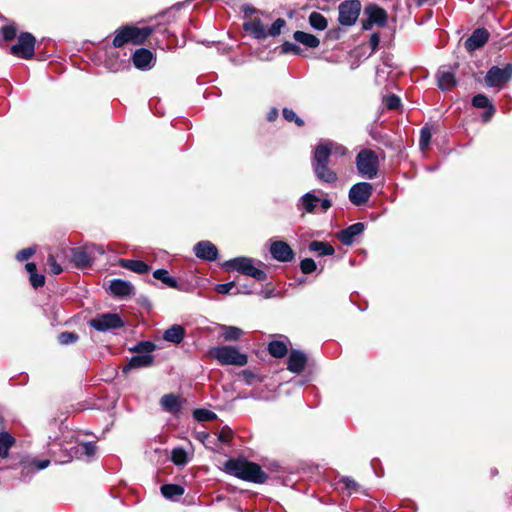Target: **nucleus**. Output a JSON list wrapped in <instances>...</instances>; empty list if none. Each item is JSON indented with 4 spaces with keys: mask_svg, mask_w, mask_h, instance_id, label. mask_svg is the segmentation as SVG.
I'll use <instances>...</instances> for the list:
<instances>
[{
    "mask_svg": "<svg viewBox=\"0 0 512 512\" xmlns=\"http://www.w3.org/2000/svg\"><path fill=\"white\" fill-rule=\"evenodd\" d=\"M333 148H337L333 142L321 141L313 152L311 166L316 178L322 183L334 184L338 180L337 173L328 166Z\"/></svg>",
    "mask_w": 512,
    "mask_h": 512,
    "instance_id": "nucleus-1",
    "label": "nucleus"
},
{
    "mask_svg": "<svg viewBox=\"0 0 512 512\" xmlns=\"http://www.w3.org/2000/svg\"><path fill=\"white\" fill-rule=\"evenodd\" d=\"M224 470L230 475L252 483L262 484L268 479L260 465L242 458L227 460Z\"/></svg>",
    "mask_w": 512,
    "mask_h": 512,
    "instance_id": "nucleus-2",
    "label": "nucleus"
},
{
    "mask_svg": "<svg viewBox=\"0 0 512 512\" xmlns=\"http://www.w3.org/2000/svg\"><path fill=\"white\" fill-rule=\"evenodd\" d=\"M154 29L150 26L136 27L126 25L119 28L115 32L113 39V46L115 48L122 47L126 43H133L134 45L143 44L147 38L153 33Z\"/></svg>",
    "mask_w": 512,
    "mask_h": 512,
    "instance_id": "nucleus-3",
    "label": "nucleus"
},
{
    "mask_svg": "<svg viewBox=\"0 0 512 512\" xmlns=\"http://www.w3.org/2000/svg\"><path fill=\"white\" fill-rule=\"evenodd\" d=\"M223 268L227 271H237L258 281H265L267 274L264 270L254 266V259L249 257H236L226 261Z\"/></svg>",
    "mask_w": 512,
    "mask_h": 512,
    "instance_id": "nucleus-4",
    "label": "nucleus"
},
{
    "mask_svg": "<svg viewBox=\"0 0 512 512\" xmlns=\"http://www.w3.org/2000/svg\"><path fill=\"white\" fill-rule=\"evenodd\" d=\"M209 353L221 365L244 366L248 362L247 355L239 352V350L233 346L213 347Z\"/></svg>",
    "mask_w": 512,
    "mask_h": 512,
    "instance_id": "nucleus-5",
    "label": "nucleus"
},
{
    "mask_svg": "<svg viewBox=\"0 0 512 512\" xmlns=\"http://www.w3.org/2000/svg\"><path fill=\"white\" fill-rule=\"evenodd\" d=\"M356 167L362 177L374 179L379 169L377 154L370 149L361 150L356 156Z\"/></svg>",
    "mask_w": 512,
    "mask_h": 512,
    "instance_id": "nucleus-6",
    "label": "nucleus"
},
{
    "mask_svg": "<svg viewBox=\"0 0 512 512\" xmlns=\"http://www.w3.org/2000/svg\"><path fill=\"white\" fill-rule=\"evenodd\" d=\"M89 326L98 332H107L114 329H120L124 326V321L117 313H102L92 318L88 322Z\"/></svg>",
    "mask_w": 512,
    "mask_h": 512,
    "instance_id": "nucleus-7",
    "label": "nucleus"
},
{
    "mask_svg": "<svg viewBox=\"0 0 512 512\" xmlns=\"http://www.w3.org/2000/svg\"><path fill=\"white\" fill-rule=\"evenodd\" d=\"M361 2L359 0H345L343 1L339 7V16L338 21L343 26H352L356 23L360 12H361Z\"/></svg>",
    "mask_w": 512,
    "mask_h": 512,
    "instance_id": "nucleus-8",
    "label": "nucleus"
},
{
    "mask_svg": "<svg viewBox=\"0 0 512 512\" xmlns=\"http://www.w3.org/2000/svg\"><path fill=\"white\" fill-rule=\"evenodd\" d=\"M35 37L29 32H23L18 37V42L10 47V53L23 59H31L35 52Z\"/></svg>",
    "mask_w": 512,
    "mask_h": 512,
    "instance_id": "nucleus-9",
    "label": "nucleus"
},
{
    "mask_svg": "<svg viewBox=\"0 0 512 512\" xmlns=\"http://www.w3.org/2000/svg\"><path fill=\"white\" fill-rule=\"evenodd\" d=\"M364 15L367 17L362 20L363 30H370L374 25L384 27L387 23V12L376 4H369L364 8Z\"/></svg>",
    "mask_w": 512,
    "mask_h": 512,
    "instance_id": "nucleus-10",
    "label": "nucleus"
},
{
    "mask_svg": "<svg viewBox=\"0 0 512 512\" xmlns=\"http://www.w3.org/2000/svg\"><path fill=\"white\" fill-rule=\"evenodd\" d=\"M512 78V64L507 63L503 68L492 66L486 73L485 84L488 87H501Z\"/></svg>",
    "mask_w": 512,
    "mask_h": 512,
    "instance_id": "nucleus-11",
    "label": "nucleus"
},
{
    "mask_svg": "<svg viewBox=\"0 0 512 512\" xmlns=\"http://www.w3.org/2000/svg\"><path fill=\"white\" fill-rule=\"evenodd\" d=\"M372 192V184L368 182H359L350 188L348 198L353 205L360 207L369 201Z\"/></svg>",
    "mask_w": 512,
    "mask_h": 512,
    "instance_id": "nucleus-12",
    "label": "nucleus"
},
{
    "mask_svg": "<svg viewBox=\"0 0 512 512\" xmlns=\"http://www.w3.org/2000/svg\"><path fill=\"white\" fill-rule=\"evenodd\" d=\"M270 253L279 262H290L294 258V251L288 243L282 240L271 243Z\"/></svg>",
    "mask_w": 512,
    "mask_h": 512,
    "instance_id": "nucleus-13",
    "label": "nucleus"
},
{
    "mask_svg": "<svg viewBox=\"0 0 512 512\" xmlns=\"http://www.w3.org/2000/svg\"><path fill=\"white\" fill-rule=\"evenodd\" d=\"M489 36L490 34L485 28H477L466 39L464 46L469 52L476 51L487 43Z\"/></svg>",
    "mask_w": 512,
    "mask_h": 512,
    "instance_id": "nucleus-14",
    "label": "nucleus"
},
{
    "mask_svg": "<svg viewBox=\"0 0 512 512\" xmlns=\"http://www.w3.org/2000/svg\"><path fill=\"white\" fill-rule=\"evenodd\" d=\"M193 251L199 259L206 261H215L218 257L217 247L208 240H203L196 243Z\"/></svg>",
    "mask_w": 512,
    "mask_h": 512,
    "instance_id": "nucleus-15",
    "label": "nucleus"
},
{
    "mask_svg": "<svg viewBox=\"0 0 512 512\" xmlns=\"http://www.w3.org/2000/svg\"><path fill=\"white\" fill-rule=\"evenodd\" d=\"M133 64L140 70H149L155 64L153 53L145 48L137 49L132 56Z\"/></svg>",
    "mask_w": 512,
    "mask_h": 512,
    "instance_id": "nucleus-16",
    "label": "nucleus"
},
{
    "mask_svg": "<svg viewBox=\"0 0 512 512\" xmlns=\"http://www.w3.org/2000/svg\"><path fill=\"white\" fill-rule=\"evenodd\" d=\"M364 229V223L357 222L339 231L337 238L341 241L342 244L350 246L355 241V238L363 233Z\"/></svg>",
    "mask_w": 512,
    "mask_h": 512,
    "instance_id": "nucleus-17",
    "label": "nucleus"
},
{
    "mask_svg": "<svg viewBox=\"0 0 512 512\" xmlns=\"http://www.w3.org/2000/svg\"><path fill=\"white\" fill-rule=\"evenodd\" d=\"M109 289L111 294L118 298L130 297L135 294L134 286L129 281L122 279H113L110 282Z\"/></svg>",
    "mask_w": 512,
    "mask_h": 512,
    "instance_id": "nucleus-18",
    "label": "nucleus"
},
{
    "mask_svg": "<svg viewBox=\"0 0 512 512\" xmlns=\"http://www.w3.org/2000/svg\"><path fill=\"white\" fill-rule=\"evenodd\" d=\"M307 364V356L300 350H292L288 356L287 369L296 374H300Z\"/></svg>",
    "mask_w": 512,
    "mask_h": 512,
    "instance_id": "nucleus-19",
    "label": "nucleus"
},
{
    "mask_svg": "<svg viewBox=\"0 0 512 512\" xmlns=\"http://www.w3.org/2000/svg\"><path fill=\"white\" fill-rule=\"evenodd\" d=\"M49 439L50 441L47 443V449L54 461L57 463L69 462L72 456L66 453L67 449H63L62 444L58 442L57 439L52 440L51 437H49Z\"/></svg>",
    "mask_w": 512,
    "mask_h": 512,
    "instance_id": "nucleus-20",
    "label": "nucleus"
},
{
    "mask_svg": "<svg viewBox=\"0 0 512 512\" xmlns=\"http://www.w3.org/2000/svg\"><path fill=\"white\" fill-rule=\"evenodd\" d=\"M436 77L438 86L443 91L450 90L456 85L455 74L451 67H441Z\"/></svg>",
    "mask_w": 512,
    "mask_h": 512,
    "instance_id": "nucleus-21",
    "label": "nucleus"
},
{
    "mask_svg": "<svg viewBox=\"0 0 512 512\" xmlns=\"http://www.w3.org/2000/svg\"><path fill=\"white\" fill-rule=\"evenodd\" d=\"M154 362V356L152 354H137L132 356L129 362L123 367V373H128L132 369L149 367Z\"/></svg>",
    "mask_w": 512,
    "mask_h": 512,
    "instance_id": "nucleus-22",
    "label": "nucleus"
},
{
    "mask_svg": "<svg viewBox=\"0 0 512 512\" xmlns=\"http://www.w3.org/2000/svg\"><path fill=\"white\" fill-rule=\"evenodd\" d=\"M472 105L476 108L487 109V111L482 115L483 121L488 122L492 118L495 113V107L489 100V98L484 94H477L472 99Z\"/></svg>",
    "mask_w": 512,
    "mask_h": 512,
    "instance_id": "nucleus-23",
    "label": "nucleus"
},
{
    "mask_svg": "<svg viewBox=\"0 0 512 512\" xmlns=\"http://www.w3.org/2000/svg\"><path fill=\"white\" fill-rule=\"evenodd\" d=\"M185 334L186 331L182 325L174 324L165 330L163 339L173 344H180L183 341Z\"/></svg>",
    "mask_w": 512,
    "mask_h": 512,
    "instance_id": "nucleus-24",
    "label": "nucleus"
},
{
    "mask_svg": "<svg viewBox=\"0 0 512 512\" xmlns=\"http://www.w3.org/2000/svg\"><path fill=\"white\" fill-rule=\"evenodd\" d=\"M320 198H318L314 192H307L298 201L297 207L299 210H303L306 213H313Z\"/></svg>",
    "mask_w": 512,
    "mask_h": 512,
    "instance_id": "nucleus-25",
    "label": "nucleus"
},
{
    "mask_svg": "<svg viewBox=\"0 0 512 512\" xmlns=\"http://www.w3.org/2000/svg\"><path fill=\"white\" fill-rule=\"evenodd\" d=\"M245 31L249 32L255 39H265L267 33L260 19L256 18L243 24Z\"/></svg>",
    "mask_w": 512,
    "mask_h": 512,
    "instance_id": "nucleus-26",
    "label": "nucleus"
},
{
    "mask_svg": "<svg viewBox=\"0 0 512 512\" xmlns=\"http://www.w3.org/2000/svg\"><path fill=\"white\" fill-rule=\"evenodd\" d=\"M119 265L138 274H145L150 270V266L141 260L120 259Z\"/></svg>",
    "mask_w": 512,
    "mask_h": 512,
    "instance_id": "nucleus-27",
    "label": "nucleus"
},
{
    "mask_svg": "<svg viewBox=\"0 0 512 512\" xmlns=\"http://www.w3.org/2000/svg\"><path fill=\"white\" fill-rule=\"evenodd\" d=\"M293 38L296 42L308 48H317L320 45V40L315 35L307 32L295 31Z\"/></svg>",
    "mask_w": 512,
    "mask_h": 512,
    "instance_id": "nucleus-28",
    "label": "nucleus"
},
{
    "mask_svg": "<svg viewBox=\"0 0 512 512\" xmlns=\"http://www.w3.org/2000/svg\"><path fill=\"white\" fill-rule=\"evenodd\" d=\"M72 261L77 268L84 269L91 265L89 254L82 248L72 250Z\"/></svg>",
    "mask_w": 512,
    "mask_h": 512,
    "instance_id": "nucleus-29",
    "label": "nucleus"
},
{
    "mask_svg": "<svg viewBox=\"0 0 512 512\" xmlns=\"http://www.w3.org/2000/svg\"><path fill=\"white\" fill-rule=\"evenodd\" d=\"M309 250L317 253L319 256H330L335 253V249L330 243L317 240L310 242Z\"/></svg>",
    "mask_w": 512,
    "mask_h": 512,
    "instance_id": "nucleus-30",
    "label": "nucleus"
},
{
    "mask_svg": "<svg viewBox=\"0 0 512 512\" xmlns=\"http://www.w3.org/2000/svg\"><path fill=\"white\" fill-rule=\"evenodd\" d=\"M161 493L166 499L175 500L184 494V488L178 484H164Z\"/></svg>",
    "mask_w": 512,
    "mask_h": 512,
    "instance_id": "nucleus-31",
    "label": "nucleus"
},
{
    "mask_svg": "<svg viewBox=\"0 0 512 512\" xmlns=\"http://www.w3.org/2000/svg\"><path fill=\"white\" fill-rule=\"evenodd\" d=\"M160 404L164 410L170 413H175L180 410V403L178 397L175 396L174 394H166L162 396Z\"/></svg>",
    "mask_w": 512,
    "mask_h": 512,
    "instance_id": "nucleus-32",
    "label": "nucleus"
},
{
    "mask_svg": "<svg viewBox=\"0 0 512 512\" xmlns=\"http://www.w3.org/2000/svg\"><path fill=\"white\" fill-rule=\"evenodd\" d=\"M220 330L225 341H237L243 335V330L236 326L221 325Z\"/></svg>",
    "mask_w": 512,
    "mask_h": 512,
    "instance_id": "nucleus-33",
    "label": "nucleus"
},
{
    "mask_svg": "<svg viewBox=\"0 0 512 512\" xmlns=\"http://www.w3.org/2000/svg\"><path fill=\"white\" fill-rule=\"evenodd\" d=\"M15 439L8 432H0V458L8 456L10 448L14 445Z\"/></svg>",
    "mask_w": 512,
    "mask_h": 512,
    "instance_id": "nucleus-34",
    "label": "nucleus"
},
{
    "mask_svg": "<svg viewBox=\"0 0 512 512\" xmlns=\"http://www.w3.org/2000/svg\"><path fill=\"white\" fill-rule=\"evenodd\" d=\"M310 26L318 31H323L327 28V19L319 12L313 11L308 17Z\"/></svg>",
    "mask_w": 512,
    "mask_h": 512,
    "instance_id": "nucleus-35",
    "label": "nucleus"
},
{
    "mask_svg": "<svg viewBox=\"0 0 512 512\" xmlns=\"http://www.w3.org/2000/svg\"><path fill=\"white\" fill-rule=\"evenodd\" d=\"M153 277L157 280H160L166 286L170 288H178V282L174 277L169 275V272L166 269H157L153 272Z\"/></svg>",
    "mask_w": 512,
    "mask_h": 512,
    "instance_id": "nucleus-36",
    "label": "nucleus"
},
{
    "mask_svg": "<svg viewBox=\"0 0 512 512\" xmlns=\"http://www.w3.org/2000/svg\"><path fill=\"white\" fill-rule=\"evenodd\" d=\"M268 352L273 357L282 358L287 354V346L282 341L274 340L268 344Z\"/></svg>",
    "mask_w": 512,
    "mask_h": 512,
    "instance_id": "nucleus-37",
    "label": "nucleus"
},
{
    "mask_svg": "<svg viewBox=\"0 0 512 512\" xmlns=\"http://www.w3.org/2000/svg\"><path fill=\"white\" fill-rule=\"evenodd\" d=\"M171 460L175 465H185L188 462L186 451L181 447L174 448L171 453Z\"/></svg>",
    "mask_w": 512,
    "mask_h": 512,
    "instance_id": "nucleus-38",
    "label": "nucleus"
},
{
    "mask_svg": "<svg viewBox=\"0 0 512 512\" xmlns=\"http://www.w3.org/2000/svg\"><path fill=\"white\" fill-rule=\"evenodd\" d=\"M156 349V345L151 341H142L139 342L134 347L130 348L131 352L139 353V354H151Z\"/></svg>",
    "mask_w": 512,
    "mask_h": 512,
    "instance_id": "nucleus-39",
    "label": "nucleus"
},
{
    "mask_svg": "<svg viewBox=\"0 0 512 512\" xmlns=\"http://www.w3.org/2000/svg\"><path fill=\"white\" fill-rule=\"evenodd\" d=\"M193 416L197 421L200 422L212 421L217 418V415L208 409H196L193 412Z\"/></svg>",
    "mask_w": 512,
    "mask_h": 512,
    "instance_id": "nucleus-40",
    "label": "nucleus"
},
{
    "mask_svg": "<svg viewBox=\"0 0 512 512\" xmlns=\"http://www.w3.org/2000/svg\"><path fill=\"white\" fill-rule=\"evenodd\" d=\"M239 380L246 385H253L255 382L261 381V378L251 370H243L238 374Z\"/></svg>",
    "mask_w": 512,
    "mask_h": 512,
    "instance_id": "nucleus-41",
    "label": "nucleus"
},
{
    "mask_svg": "<svg viewBox=\"0 0 512 512\" xmlns=\"http://www.w3.org/2000/svg\"><path fill=\"white\" fill-rule=\"evenodd\" d=\"M432 133L428 127H423L420 131L419 147L422 151H425L431 141Z\"/></svg>",
    "mask_w": 512,
    "mask_h": 512,
    "instance_id": "nucleus-42",
    "label": "nucleus"
},
{
    "mask_svg": "<svg viewBox=\"0 0 512 512\" xmlns=\"http://www.w3.org/2000/svg\"><path fill=\"white\" fill-rule=\"evenodd\" d=\"M285 25L286 21L283 18L276 19L270 26L269 30L266 31L267 36H278L281 33L282 29L285 27Z\"/></svg>",
    "mask_w": 512,
    "mask_h": 512,
    "instance_id": "nucleus-43",
    "label": "nucleus"
},
{
    "mask_svg": "<svg viewBox=\"0 0 512 512\" xmlns=\"http://www.w3.org/2000/svg\"><path fill=\"white\" fill-rule=\"evenodd\" d=\"M79 339V336L75 332H62L58 336V341L61 345H70Z\"/></svg>",
    "mask_w": 512,
    "mask_h": 512,
    "instance_id": "nucleus-44",
    "label": "nucleus"
},
{
    "mask_svg": "<svg viewBox=\"0 0 512 512\" xmlns=\"http://www.w3.org/2000/svg\"><path fill=\"white\" fill-rule=\"evenodd\" d=\"M282 114L286 121L294 122L299 127L304 126V121L292 109L284 108Z\"/></svg>",
    "mask_w": 512,
    "mask_h": 512,
    "instance_id": "nucleus-45",
    "label": "nucleus"
},
{
    "mask_svg": "<svg viewBox=\"0 0 512 512\" xmlns=\"http://www.w3.org/2000/svg\"><path fill=\"white\" fill-rule=\"evenodd\" d=\"M317 268L315 261L312 258H305L300 262V269L303 274H310Z\"/></svg>",
    "mask_w": 512,
    "mask_h": 512,
    "instance_id": "nucleus-46",
    "label": "nucleus"
},
{
    "mask_svg": "<svg viewBox=\"0 0 512 512\" xmlns=\"http://www.w3.org/2000/svg\"><path fill=\"white\" fill-rule=\"evenodd\" d=\"M16 27L13 25H7L1 28L0 30V36L3 38L4 41H11L16 36Z\"/></svg>",
    "mask_w": 512,
    "mask_h": 512,
    "instance_id": "nucleus-47",
    "label": "nucleus"
},
{
    "mask_svg": "<svg viewBox=\"0 0 512 512\" xmlns=\"http://www.w3.org/2000/svg\"><path fill=\"white\" fill-rule=\"evenodd\" d=\"M281 50L285 54L291 53V54H294V55H300L301 52H302L301 48L298 45H296L293 42H289V41H285L281 45Z\"/></svg>",
    "mask_w": 512,
    "mask_h": 512,
    "instance_id": "nucleus-48",
    "label": "nucleus"
},
{
    "mask_svg": "<svg viewBox=\"0 0 512 512\" xmlns=\"http://www.w3.org/2000/svg\"><path fill=\"white\" fill-rule=\"evenodd\" d=\"M47 264L49 266L50 272L54 275H58L63 271L62 267L57 263L54 255L52 254L48 255Z\"/></svg>",
    "mask_w": 512,
    "mask_h": 512,
    "instance_id": "nucleus-49",
    "label": "nucleus"
},
{
    "mask_svg": "<svg viewBox=\"0 0 512 512\" xmlns=\"http://www.w3.org/2000/svg\"><path fill=\"white\" fill-rule=\"evenodd\" d=\"M385 105L390 110H395L401 105V100L395 94H391L385 98Z\"/></svg>",
    "mask_w": 512,
    "mask_h": 512,
    "instance_id": "nucleus-50",
    "label": "nucleus"
},
{
    "mask_svg": "<svg viewBox=\"0 0 512 512\" xmlns=\"http://www.w3.org/2000/svg\"><path fill=\"white\" fill-rule=\"evenodd\" d=\"M235 287V282L231 281L228 283L217 284L215 286V291L219 294H233L232 289Z\"/></svg>",
    "mask_w": 512,
    "mask_h": 512,
    "instance_id": "nucleus-51",
    "label": "nucleus"
},
{
    "mask_svg": "<svg viewBox=\"0 0 512 512\" xmlns=\"http://www.w3.org/2000/svg\"><path fill=\"white\" fill-rule=\"evenodd\" d=\"M35 252V247L24 248L17 253L16 259L20 262L25 261L29 259Z\"/></svg>",
    "mask_w": 512,
    "mask_h": 512,
    "instance_id": "nucleus-52",
    "label": "nucleus"
},
{
    "mask_svg": "<svg viewBox=\"0 0 512 512\" xmlns=\"http://www.w3.org/2000/svg\"><path fill=\"white\" fill-rule=\"evenodd\" d=\"M81 451L87 457H92L96 452V446L93 442H83L81 444Z\"/></svg>",
    "mask_w": 512,
    "mask_h": 512,
    "instance_id": "nucleus-53",
    "label": "nucleus"
},
{
    "mask_svg": "<svg viewBox=\"0 0 512 512\" xmlns=\"http://www.w3.org/2000/svg\"><path fill=\"white\" fill-rule=\"evenodd\" d=\"M30 282L34 288L42 287L45 284V277L42 274L32 273Z\"/></svg>",
    "mask_w": 512,
    "mask_h": 512,
    "instance_id": "nucleus-54",
    "label": "nucleus"
},
{
    "mask_svg": "<svg viewBox=\"0 0 512 512\" xmlns=\"http://www.w3.org/2000/svg\"><path fill=\"white\" fill-rule=\"evenodd\" d=\"M49 464H50V460H48V459L34 460L32 462V465L35 467L36 471H40V470L47 468L49 466Z\"/></svg>",
    "mask_w": 512,
    "mask_h": 512,
    "instance_id": "nucleus-55",
    "label": "nucleus"
},
{
    "mask_svg": "<svg viewBox=\"0 0 512 512\" xmlns=\"http://www.w3.org/2000/svg\"><path fill=\"white\" fill-rule=\"evenodd\" d=\"M218 438H219V440H220L222 443H228V442L231 440V438H232V432H231V430H229V429H228V430L223 429V430L219 433Z\"/></svg>",
    "mask_w": 512,
    "mask_h": 512,
    "instance_id": "nucleus-56",
    "label": "nucleus"
},
{
    "mask_svg": "<svg viewBox=\"0 0 512 512\" xmlns=\"http://www.w3.org/2000/svg\"><path fill=\"white\" fill-rule=\"evenodd\" d=\"M252 293V290L250 289V287L246 284L244 285H239L236 287V291H234L233 294H251Z\"/></svg>",
    "mask_w": 512,
    "mask_h": 512,
    "instance_id": "nucleus-57",
    "label": "nucleus"
},
{
    "mask_svg": "<svg viewBox=\"0 0 512 512\" xmlns=\"http://www.w3.org/2000/svg\"><path fill=\"white\" fill-rule=\"evenodd\" d=\"M342 482L345 485V488L349 490L355 489L357 486V483L349 477H344L342 479Z\"/></svg>",
    "mask_w": 512,
    "mask_h": 512,
    "instance_id": "nucleus-58",
    "label": "nucleus"
},
{
    "mask_svg": "<svg viewBox=\"0 0 512 512\" xmlns=\"http://www.w3.org/2000/svg\"><path fill=\"white\" fill-rule=\"evenodd\" d=\"M379 42H380V37L377 33H373L370 37V45L372 47V49H376L379 45Z\"/></svg>",
    "mask_w": 512,
    "mask_h": 512,
    "instance_id": "nucleus-59",
    "label": "nucleus"
},
{
    "mask_svg": "<svg viewBox=\"0 0 512 512\" xmlns=\"http://www.w3.org/2000/svg\"><path fill=\"white\" fill-rule=\"evenodd\" d=\"M319 203L324 212H326L332 206V201L327 198L320 199Z\"/></svg>",
    "mask_w": 512,
    "mask_h": 512,
    "instance_id": "nucleus-60",
    "label": "nucleus"
},
{
    "mask_svg": "<svg viewBox=\"0 0 512 512\" xmlns=\"http://www.w3.org/2000/svg\"><path fill=\"white\" fill-rule=\"evenodd\" d=\"M184 4L183 3H178V4H175L173 5L172 7H170L167 11H165L162 16H166V15H171L173 14L175 11H178L180 10V8L183 6Z\"/></svg>",
    "mask_w": 512,
    "mask_h": 512,
    "instance_id": "nucleus-61",
    "label": "nucleus"
},
{
    "mask_svg": "<svg viewBox=\"0 0 512 512\" xmlns=\"http://www.w3.org/2000/svg\"><path fill=\"white\" fill-rule=\"evenodd\" d=\"M277 117H278V109L277 108H272L267 113V120L270 122L274 121Z\"/></svg>",
    "mask_w": 512,
    "mask_h": 512,
    "instance_id": "nucleus-62",
    "label": "nucleus"
},
{
    "mask_svg": "<svg viewBox=\"0 0 512 512\" xmlns=\"http://www.w3.org/2000/svg\"><path fill=\"white\" fill-rule=\"evenodd\" d=\"M25 268H26V271L32 275V273H37L36 270V264L33 263V262H28L26 265H25Z\"/></svg>",
    "mask_w": 512,
    "mask_h": 512,
    "instance_id": "nucleus-63",
    "label": "nucleus"
},
{
    "mask_svg": "<svg viewBox=\"0 0 512 512\" xmlns=\"http://www.w3.org/2000/svg\"><path fill=\"white\" fill-rule=\"evenodd\" d=\"M243 12L246 15H251V14L256 12V9L254 7L246 4V5L243 6Z\"/></svg>",
    "mask_w": 512,
    "mask_h": 512,
    "instance_id": "nucleus-64",
    "label": "nucleus"
}]
</instances>
